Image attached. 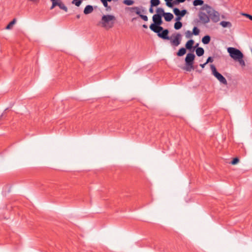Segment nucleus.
<instances>
[{
    "label": "nucleus",
    "mask_w": 252,
    "mask_h": 252,
    "mask_svg": "<svg viewBox=\"0 0 252 252\" xmlns=\"http://www.w3.org/2000/svg\"><path fill=\"white\" fill-rule=\"evenodd\" d=\"M154 32L157 33L159 37L166 40H170V43L173 46H178L180 44L182 40V35L180 33H177L174 39H172L168 36L169 31L167 29H157V31H154Z\"/></svg>",
    "instance_id": "obj_1"
},
{
    "label": "nucleus",
    "mask_w": 252,
    "mask_h": 252,
    "mask_svg": "<svg viewBox=\"0 0 252 252\" xmlns=\"http://www.w3.org/2000/svg\"><path fill=\"white\" fill-rule=\"evenodd\" d=\"M203 10H205L207 14L209 15V19L213 22L217 23L220 20V14L215 11L211 6L207 4H204L202 7Z\"/></svg>",
    "instance_id": "obj_2"
},
{
    "label": "nucleus",
    "mask_w": 252,
    "mask_h": 252,
    "mask_svg": "<svg viewBox=\"0 0 252 252\" xmlns=\"http://www.w3.org/2000/svg\"><path fill=\"white\" fill-rule=\"evenodd\" d=\"M195 57V55L193 53H189L187 54L185 60L186 66L183 68L184 70L190 71L192 69H194L193 63Z\"/></svg>",
    "instance_id": "obj_3"
},
{
    "label": "nucleus",
    "mask_w": 252,
    "mask_h": 252,
    "mask_svg": "<svg viewBox=\"0 0 252 252\" xmlns=\"http://www.w3.org/2000/svg\"><path fill=\"white\" fill-rule=\"evenodd\" d=\"M227 50L230 57L235 61L244 57L242 52L236 48L228 47Z\"/></svg>",
    "instance_id": "obj_4"
},
{
    "label": "nucleus",
    "mask_w": 252,
    "mask_h": 252,
    "mask_svg": "<svg viewBox=\"0 0 252 252\" xmlns=\"http://www.w3.org/2000/svg\"><path fill=\"white\" fill-rule=\"evenodd\" d=\"M153 23L150 25V29L151 31H157V29H162L161 25L162 24V17L153 15L152 17Z\"/></svg>",
    "instance_id": "obj_5"
},
{
    "label": "nucleus",
    "mask_w": 252,
    "mask_h": 252,
    "mask_svg": "<svg viewBox=\"0 0 252 252\" xmlns=\"http://www.w3.org/2000/svg\"><path fill=\"white\" fill-rule=\"evenodd\" d=\"M97 26L106 30L110 29V15H104L101 20L97 23Z\"/></svg>",
    "instance_id": "obj_6"
},
{
    "label": "nucleus",
    "mask_w": 252,
    "mask_h": 252,
    "mask_svg": "<svg viewBox=\"0 0 252 252\" xmlns=\"http://www.w3.org/2000/svg\"><path fill=\"white\" fill-rule=\"evenodd\" d=\"M211 69L212 71L213 75L222 84L227 85V82L226 79L219 72L217 71V69L214 65H211Z\"/></svg>",
    "instance_id": "obj_7"
},
{
    "label": "nucleus",
    "mask_w": 252,
    "mask_h": 252,
    "mask_svg": "<svg viewBox=\"0 0 252 252\" xmlns=\"http://www.w3.org/2000/svg\"><path fill=\"white\" fill-rule=\"evenodd\" d=\"M199 18L201 22L204 24H206L210 22L209 15L207 14L205 10L202 9V7L199 13Z\"/></svg>",
    "instance_id": "obj_8"
},
{
    "label": "nucleus",
    "mask_w": 252,
    "mask_h": 252,
    "mask_svg": "<svg viewBox=\"0 0 252 252\" xmlns=\"http://www.w3.org/2000/svg\"><path fill=\"white\" fill-rule=\"evenodd\" d=\"M173 12L176 16V21H178L181 20L182 18L187 14V11L186 9L180 10L179 8L176 7L173 9Z\"/></svg>",
    "instance_id": "obj_9"
},
{
    "label": "nucleus",
    "mask_w": 252,
    "mask_h": 252,
    "mask_svg": "<svg viewBox=\"0 0 252 252\" xmlns=\"http://www.w3.org/2000/svg\"><path fill=\"white\" fill-rule=\"evenodd\" d=\"M127 8L129 9L131 11L135 10L136 14L138 15L142 20L145 21H148V17L146 15H144L141 14L140 9L138 7H127Z\"/></svg>",
    "instance_id": "obj_10"
},
{
    "label": "nucleus",
    "mask_w": 252,
    "mask_h": 252,
    "mask_svg": "<svg viewBox=\"0 0 252 252\" xmlns=\"http://www.w3.org/2000/svg\"><path fill=\"white\" fill-rule=\"evenodd\" d=\"M194 41L192 39H190L188 40L185 44V47L186 49H188L190 51H193L194 48L198 45L197 44L195 47H193V45L194 44Z\"/></svg>",
    "instance_id": "obj_11"
},
{
    "label": "nucleus",
    "mask_w": 252,
    "mask_h": 252,
    "mask_svg": "<svg viewBox=\"0 0 252 252\" xmlns=\"http://www.w3.org/2000/svg\"><path fill=\"white\" fill-rule=\"evenodd\" d=\"M163 17L166 22L171 21L174 17L173 15L169 12H165Z\"/></svg>",
    "instance_id": "obj_12"
},
{
    "label": "nucleus",
    "mask_w": 252,
    "mask_h": 252,
    "mask_svg": "<svg viewBox=\"0 0 252 252\" xmlns=\"http://www.w3.org/2000/svg\"><path fill=\"white\" fill-rule=\"evenodd\" d=\"M156 12H157V14H154V15H156V16L161 17L164 16V15L165 13L164 12L163 9H162V8H160V7L158 8L157 9Z\"/></svg>",
    "instance_id": "obj_13"
},
{
    "label": "nucleus",
    "mask_w": 252,
    "mask_h": 252,
    "mask_svg": "<svg viewBox=\"0 0 252 252\" xmlns=\"http://www.w3.org/2000/svg\"><path fill=\"white\" fill-rule=\"evenodd\" d=\"M93 11V7L91 5H87L84 10V13L85 14H88L91 13H92Z\"/></svg>",
    "instance_id": "obj_14"
},
{
    "label": "nucleus",
    "mask_w": 252,
    "mask_h": 252,
    "mask_svg": "<svg viewBox=\"0 0 252 252\" xmlns=\"http://www.w3.org/2000/svg\"><path fill=\"white\" fill-rule=\"evenodd\" d=\"M187 52L186 48L182 47L180 48L177 53V56L178 57H182L184 56Z\"/></svg>",
    "instance_id": "obj_15"
},
{
    "label": "nucleus",
    "mask_w": 252,
    "mask_h": 252,
    "mask_svg": "<svg viewBox=\"0 0 252 252\" xmlns=\"http://www.w3.org/2000/svg\"><path fill=\"white\" fill-rule=\"evenodd\" d=\"M195 51L197 56L199 57L202 56L204 53V50L202 47L197 48Z\"/></svg>",
    "instance_id": "obj_16"
},
{
    "label": "nucleus",
    "mask_w": 252,
    "mask_h": 252,
    "mask_svg": "<svg viewBox=\"0 0 252 252\" xmlns=\"http://www.w3.org/2000/svg\"><path fill=\"white\" fill-rule=\"evenodd\" d=\"M211 40V37L209 35H205L202 38V42L204 44H208Z\"/></svg>",
    "instance_id": "obj_17"
},
{
    "label": "nucleus",
    "mask_w": 252,
    "mask_h": 252,
    "mask_svg": "<svg viewBox=\"0 0 252 252\" xmlns=\"http://www.w3.org/2000/svg\"><path fill=\"white\" fill-rule=\"evenodd\" d=\"M220 25L223 28L228 27L230 28L232 26V24L230 22L222 21L220 22Z\"/></svg>",
    "instance_id": "obj_18"
},
{
    "label": "nucleus",
    "mask_w": 252,
    "mask_h": 252,
    "mask_svg": "<svg viewBox=\"0 0 252 252\" xmlns=\"http://www.w3.org/2000/svg\"><path fill=\"white\" fill-rule=\"evenodd\" d=\"M52 2V5L50 8L51 9H53L56 6H59L61 2V0H51Z\"/></svg>",
    "instance_id": "obj_19"
},
{
    "label": "nucleus",
    "mask_w": 252,
    "mask_h": 252,
    "mask_svg": "<svg viewBox=\"0 0 252 252\" xmlns=\"http://www.w3.org/2000/svg\"><path fill=\"white\" fill-rule=\"evenodd\" d=\"M151 6L152 7L157 6L160 4L159 0H151Z\"/></svg>",
    "instance_id": "obj_20"
},
{
    "label": "nucleus",
    "mask_w": 252,
    "mask_h": 252,
    "mask_svg": "<svg viewBox=\"0 0 252 252\" xmlns=\"http://www.w3.org/2000/svg\"><path fill=\"white\" fill-rule=\"evenodd\" d=\"M16 21V19H14L11 22H10L6 27V30H10L12 29L13 26L15 24Z\"/></svg>",
    "instance_id": "obj_21"
},
{
    "label": "nucleus",
    "mask_w": 252,
    "mask_h": 252,
    "mask_svg": "<svg viewBox=\"0 0 252 252\" xmlns=\"http://www.w3.org/2000/svg\"><path fill=\"white\" fill-rule=\"evenodd\" d=\"M182 23L180 21H178L174 24V28L175 30H179L182 28Z\"/></svg>",
    "instance_id": "obj_22"
},
{
    "label": "nucleus",
    "mask_w": 252,
    "mask_h": 252,
    "mask_svg": "<svg viewBox=\"0 0 252 252\" xmlns=\"http://www.w3.org/2000/svg\"><path fill=\"white\" fill-rule=\"evenodd\" d=\"M204 1L202 0H194L193 2L194 6L202 5L203 4Z\"/></svg>",
    "instance_id": "obj_23"
},
{
    "label": "nucleus",
    "mask_w": 252,
    "mask_h": 252,
    "mask_svg": "<svg viewBox=\"0 0 252 252\" xmlns=\"http://www.w3.org/2000/svg\"><path fill=\"white\" fill-rule=\"evenodd\" d=\"M123 2L126 5H131L134 3V1L132 0H124Z\"/></svg>",
    "instance_id": "obj_24"
},
{
    "label": "nucleus",
    "mask_w": 252,
    "mask_h": 252,
    "mask_svg": "<svg viewBox=\"0 0 252 252\" xmlns=\"http://www.w3.org/2000/svg\"><path fill=\"white\" fill-rule=\"evenodd\" d=\"M59 7L63 10H64L65 12L67 11V7L61 1Z\"/></svg>",
    "instance_id": "obj_25"
},
{
    "label": "nucleus",
    "mask_w": 252,
    "mask_h": 252,
    "mask_svg": "<svg viewBox=\"0 0 252 252\" xmlns=\"http://www.w3.org/2000/svg\"><path fill=\"white\" fill-rule=\"evenodd\" d=\"M199 32H200L199 30L196 27H194L193 29V31H192V34H194V35H197L199 34Z\"/></svg>",
    "instance_id": "obj_26"
},
{
    "label": "nucleus",
    "mask_w": 252,
    "mask_h": 252,
    "mask_svg": "<svg viewBox=\"0 0 252 252\" xmlns=\"http://www.w3.org/2000/svg\"><path fill=\"white\" fill-rule=\"evenodd\" d=\"M82 1L81 0H73L72 1V4H74L77 6H79L81 4Z\"/></svg>",
    "instance_id": "obj_27"
},
{
    "label": "nucleus",
    "mask_w": 252,
    "mask_h": 252,
    "mask_svg": "<svg viewBox=\"0 0 252 252\" xmlns=\"http://www.w3.org/2000/svg\"><path fill=\"white\" fill-rule=\"evenodd\" d=\"M166 1V5L168 6L169 7L172 8L173 6V4H175L174 3V1L173 2H171V1H170L169 0H165Z\"/></svg>",
    "instance_id": "obj_28"
},
{
    "label": "nucleus",
    "mask_w": 252,
    "mask_h": 252,
    "mask_svg": "<svg viewBox=\"0 0 252 252\" xmlns=\"http://www.w3.org/2000/svg\"><path fill=\"white\" fill-rule=\"evenodd\" d=\"M237 61H238L239 64L242 66L244 67L246 65L245 62L244 60L243 59V58L239 59L237 60Z\"/></svg>",
    "instance_id": "obj_29"
},
{
    "label": "nucleus",
    "mask_w": 252,
    "mask_h": 252,
    "mask_svg": "<svg viewBox=\"0 0 252 252\" xmlns=\"http://www.w3.org/2000/svg\"><path fill=\"white\" fill-rule=\"evenodd\" d=\"M192 32H191L190 31H187L185 32L186 37L188 38H190L192 35Z\"/></svg>",
    "instance_id": "obj_30"
},
{
    "label": "nucleus",
    "mask_w": 252,
    "mask_h": 252,
    "mask_svg": "<svg viewBox=\"0 0 252 252\" xmlns=\"http://www.w3.org/2000/svg\"><path fill=\"white\" fill-rule=\"evenodd\" d=\"M239 161V159L238 158H234L231 161V163L232 164V165H235L236 164H237Z\"/></svg>",
    "instance_id": "obj_31"
},
{
    "label": "nucleus",
    "mask_w": 252,
    "mask_h": 252,
    "mask_svg": "<svg viewBox=\"0 0 252 252\" xmlns=\"http://www.w3.org/2000/svg\"><path fill=\"white\" fill-rule=\"evenodd\" d=\"M100 1L102 2L103 5L105 7H108V3L107 2H110V0H100Z\"/></svg>",
    "instance_id": "obj_32"
},
{
    "label": "nucleus",
    "mask_w": 252,
    "mask_h": 252,
    "mask_svg": "<svg viewBox=\"0 0 252 252\" xmlns=\"http://www.w3.org/2000/svg\"><path fill=\"white\" fill-rule=\"evenodd\" d=\"M213 59L211 57H209L208 58L206 63H212L213 62Z\"/></svg>",
    "instance_id": "obj_33"
},
{
    "label": "nucleus",
    "mask_w": 252,
    "mask_h": 252,
    "mask_svg": "<svg viewBox=\"0 0 252 252\" xmlns=\"http://www.w3.org/2000/svg\"><path fill=\"white\" fill-rule=\"evenodd\" d=\"M186 0H176V1H174V3L176 4L179 3H182L185 1Z\"/></svg>",
    "instance_id": "obj_34"
},
{
    "label": "nucleus",
    "mask_w": 252,
    "mask_h": 252,
    "mask_svg": "<svg viewBox=\"0 0 252 252\" xmlns=\"http://www.w3.org/2000/svg\"><path fill=\"white\" fill-rule=\"evenodd\" d=\"M245 15H246V16L247 17H248L250 20L252 21V15L248 14H245Z\"/></svg>",
    "instance_id": "obj_35"
},
{
    "label": "nucleus",
    "mask_w": 252,
    "mask_h": 252,
    "mask_svg": "<svg viewBox=\"0 0 252 252\" xmlns=\"http://www.w3.org/2000/svg\"><path fill=\"white\" fill-rule=\"evenodd\" d=\"M153 7H152L151 6H150V8H149V12L150 13H153L154 12V9L153 8Z\"/></svg>",
    "instance_id": "obj_36"
},
{
    "label": "nucleus",
    "mask_w": 252,
    "mask_h": 252,
    "mask_svg": "<svg viewBox=\"0 0 252 252\" xmlns=\"http://www.w3.org/2000/svg\"><path fill=\"white\" fill-rule=\"evenodd\" d=\"M207 64L206 63H203V64H200V66H201L202 68H204L205 67V65Z\"/></svg>",
    "instance_id": "obj_37"
},
{
    "label": "nucleus",
    "mask_w": 252,
    "mask_h": 252,
    "mask_svg": "<svg viewBox=\"0 0 252 252\" xmlns=\"http://www.w3.org/2000/svg\"><path fill=\"white\" fill-rule=\"evenodd\" d=\"M142 27L145 29H147L148 28V26L145 24L143 25Z\"/></svg>",
    "instance_id": "obj_38"
},
{
    "label": "nucleus",
    "mask_w": 252,
    "mask_h": 252,
    "mask_svg": "<svg viewBox=\"0 0 252 252\" xmlns=\"http://www.w3.org/2000/svg\"><path fill=\"white\" fill-rule=\"evenodd\" d=\"M115 17L113 15H111V21L115 20Z\"/></svg>",
    "instance_id": "obj_39"
},
{
    "label": "nucleus",
    "mask_w": 252,
    "mask_h": 252,
    "mask_svg": "<svg viewBox=\"0 0 252 252\" xmlns=\"http://www.w3.org/2000/svg\"><path fill=\"white\" fill-rule=\"evenodd\" d=\"M80 15L79 14V15H77L76 16V18H77V19H79V18H80Z\"/></svg>",
    "instance_id": "obj_40"
},
{
    "label": "nucleus",
    "mask_w": 252,
    "mask_h": 252,
    "mask_svg": "<svg viewBox=\"0 0 252 252\" xmlns=\"http://www.w3.org/2000/svg\"><path fill=\"white\" fill-rule=\"evenodd\" d=\"M170 1H172V0H169Z\"/></svg>",
    "instance_id": "obj_41"
},
{
    "label": "nucleus",
    "mask_w": 252,
    "mask_h": 252,
    "mask_svg": "<svg viewBox=\"0 0 252 252\" xmlns=\"http://www.w3.org/2000/svg\"><path fill=\"white\" fill-rule=\"evenodd\" d=\"M82 0H81V1H82Z\"/></svg>",
    "instance_id": "obj_42"
}]
</instances>
